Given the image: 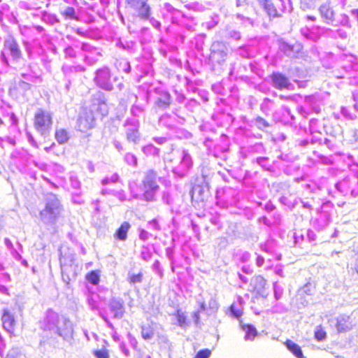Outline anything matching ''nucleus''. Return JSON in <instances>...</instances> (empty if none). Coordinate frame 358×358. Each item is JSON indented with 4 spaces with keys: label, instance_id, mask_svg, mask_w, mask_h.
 I'll list each match as a JSON object with an SVG mask.
<instances>
[{
    "label": "nucleus",
    "instance_id": "f257e3e1",
    "mask_svg": "<svg viewBox=\"0 0 358 358\" xmlns=\"http://www.w3.org/2000/svg\"><path fill=\"white\" fill-rule=\"evenodd\" d=\"M0 61L5 66L16 70H22L25 66L26 60L23 57L20 46L12 35H8L4 38Z\"/></svg>",
    "mask_w": 358,
    "mask_h": 358
},
{
    "label": "nucleus",
    "instance_id": "f03ea898",
    "mask_svg": "<svg viewBox=\"0 0 358 358\" xmlns=\"http://www.w3.org/2000/svg\"><path fill=\"white\" fill-rule=\"evenodd\" d=\"M40 325L44 331H52L64 341L70 342L73 339V323L65 315H45Z\"/></svg>",
    "mask_w": 358,
    "mask_h": 358
},
{
    "label": "nucleus",
    "instance_id": "7ed1b4c3",
    "mask_svg": "<svg viewBox=\"0 0 358 358\" xmlns=\"http://www.w3.org/2000/svg\"><path fill=\"white\" fill-rule=\"evenodd\" d=\"M45 207L40 211V219L45 224L53 225L59 218L63 206L57 195L48 193L45 197Z\"/></svg>",
    "mask_w": 358,
    "mask_h": 358
},
{
    "label": "nucleus",
    "instance_id": "20e7f679",
    "mask_svg": "<svg viewBox=\"0 0 358 358\" xmlns=\"http://www.w3.org/2000/svg\"><path fill=\"white\" fill-rule=\"evenodd\" d=\"M317 11L322 21L327 24L331 26H342L347 28H351V24L349 17L342 13L339 15L338 18L336 17V12L331 5L330 1H327L322 3L318 8Z\"/></svg>",
    "mask_w": 358,
    "mask_h": 358
},
{
    "label": "nucleus",
    "instance_id": "39448f33",
    "mask_svg": "<svg viewBox=\"0 0 358 358\" xmlns=\"http://www.w3.org/2000/svg\"><path fill=\"white\" fill-rule=\"evenodd\" d=\"M157 174L152 170L147 171L142 179L143 185V201L153 202L157 200V194L159 192V186L157 182Z\"/></svg>",
    "mask_w": 358,
    "mask_h": 358
},
{
    "label": "nucleus",
    "instance_id": "423d86ee",
    "mask_svg": "<svg viewBox=\"0 0 358 358\" xmlns=\"http://www.w3.org/2000/svg\"><path fill=\"white\" fill-rule=\"evenodd\" d=\"M338 66L333 71L334 76L336 78H345L355 76L358 71V63L352 55H343L338 60Z\"/></svg>",
    "mask_w": 358,
    "mask_h": 358
},
{
    "label": "nucleus",
    "instance_id": "0eeeda50",
    "mask_svg": "<svg viewBox=\"0 0 358 358\" xmlns=\"http://www.w3.org/2000/svg\"><path fill=\"white\" fill-rule=\"evenodd\" d=\"M178 162L172 166V172L178 177L182 178L188 176L193 167V159L189 152L181 149L177 152Z\"/></svg>",
    "mask_w": 358,
    "mask_h": 358
},
{
    "label": "nucleus",
    "instance_id": "6e6552de",
    "mask_svg": "<svg viewBox=\"0 0 358 358\" xmlns=\"http://www.w3.org/2000/svg\"><path fill=\"white\" fill-rule=\"evenodd\" d=\"M34 128L43 136L50 133L52 125V115L49 111L38 109L34 115Z\"/></svg>",
    "mask_w": 358,
    "mask_h": 358
},
{
    "label": "nucleus",
    "instance_id": "1a4fd4ad",
    "mask_svg": "<svg viewBox=\"0 0 358 358\" xmlns=\"http://www.w3.org/2000/svg\"><path fill=\"white\" fill-rule=\"evenodd\" d=\"M117 80V76H112L111 71L107 66L98 69L93 79L97 87L106 91H112L114 89L113 83Z\"/></svg>",
    "mask_w": 358,
    "mask_h": 358
},
{
    "label": "nucleus",
    "instance_id": "9d476101",
    "mask_svg": "<svg viewBox=\"0 0 358 358\" xmlns=\"http://www.w3.org/2000/svg\"><path fill=\"white\" fill-rule=\"evenodd\" d=\"M76 47L80 48L83 62L90 66L96 64L102 57L101 49L89 43L78 41Z\"/></svg>",
    "mask_w": 358,
    "mask_h": 358
},
{
    "label": "nucleus",
    "instance_id": "9b49d317",
    "mask_svg": "<svg viewBox=\"0 0 358 358\" xmlns=\"http://www.w3.org/2000/svg\"><path fill=\"white\" fill-rule=\"evenodd\" d=\"M336 192L344 196L355 197L358 195V178L346 177L334 185Z\"/></svg>",
    "mask_w": 358,
    "mask_h": 358
},
{
    "label": "nucleus",
    "instance_id": "f8f14e48",
    "mask_svg": "<svg viewBox=\"0 0 358 358\" xmlns=\"http://www.w3.org/2000/svg\"><path fill=\"white\" fill-rule=\"evenodd\" d=\"M333 211V205L331 202L324 203L317 217L313 221V227L317 230L326 228L331 222V216Z\"/></svg>",
    "mask_w": 358,
    "mask_h": 358
},
{
    "label": "nucleus",
    "instance_id": "ddd939ff",
    "mask_svg": "<svg viewBox=\"0 0 358 358\" xmlns=\"http://www.w3.org/2000/svg\"><path fill=\"white\" fill-rule=\"evenodd\" d=\"M123 127H124L127 140L135 144L138 143L141 138L139 132L140 122L138 118H127L124 122Z\"/></svg>",
    "mask_w": 358,
    "mask_h": 358
},
{
    "label": "nucleus",
    "instance_id": "4468645a",
    "mask_svg": "<svg viewBox=\"0 0 358 358\" xmlns=\"http://www.w3.org/2000/svg\"><path fill=\"white\" fill-rule=\"evenodd\" d=\"M228 48L226 44L222 41H215L210 47V61L214 64H222L227 59Z\"/></svg>",
    "mask_w": 358,
    "mask_h": 358
},
{
    "label": "nucleus",
    "instance_id": "2eb2a0df",
    "mask_svg": "<svg viewBox=\"0 0 358 358\" xmlns=\"http://www.w3.org/2000/svg\"><path fill=\"white\" fill-rule=\"evenodd\" d=\"M222 199H220V192H217V203H223V207H228L229 206L235 205L238 201V189L231 187H224L222 190Z\"/></svg>",
    "mask_w": 358,
    "mask_h": 358
},
{
    "label": "nucleus",
    "instance_id": "dca6fc26",
    "mask_svg": "<svg viewBox=\"0 0 358 358\" xmlns=\"http://www.w3.org/2000/svg\"><path fill=\"white\" fill-rule=\"evenodd\" d=\"M220 141H222V144L215 145L213 150L210 148V144L211 143L210 140L206 139L204 144L205 146L208 148L210 155H213L216 158L220 157L224 160H226L227 152L229 150L227 136L225 134H222L220 136Z\"/></svg>",
    "mask_w": 358,
    "mask_h": 358
},
{
    "label": "nucleus",
    "instance_id": "f3484780",
    "mask_svg": "<svg viewBox=\"0 0 358 358\" xmlns=\"http://www.w3.org/2000/svg\"><path fill=\"white\" fill-rule=\"evenodd\" d=\"M127 3L142 20H147L151 14V8L148 0H127Z\"/></svg>",
    "mask_w": 358,
    "mask_h": 358
},
{
    "label": "nucleus",
    "instance_id": "a211bd4d",
    "mask_svg": "<svg viewBox=\"0 0 358 358\" xmlns=\"http://www.w3.org/2000/svg\"><path fill=\"white\" fill-rule=\"evenodd\" d=\"M138 64L136 66L137 71H138L141 75L138 76L137 81L140 82V79L143 76H154V70L152 68V62L154 61L152 57H141L137 59Z\"/></svg>",
    "mask_w": 358,
    "mask_h": 358
},
{
    "label": "nucleus",
    "instance_id": "6ab92c4d",
    "mask_svg": "<svg viewBox=\"0 0 358 358\" xmlns=\"http://www.w3.org/2000/svg\"><path fill=\"white\" fill-rule=\"evenodd\" d=\"M302 45L299 43L289 44L285 41H279V50L290 58L298 57L302 50Z\"/></svg>",
    "mask_w": 358,
    "mask_h": 358
},
{
    "label": "nucleus",
    "instance_id": "aec40b11",
    "mask_svg": "<svg viewBox=\"0 0 358 358\" xmlns=\"http://www.w3.org/2000/svg\"><path fill=\"white\" fill-rule=\"evenodd\" d=\"M96 119L95 115L91 111L84 112L78 119V128L79 130L85 132L88 129L94 127L95 120Z\"/></svg>",
    "mask_w": 358,
    "mask_h": 358
},
{
    "label": "nucleus",
    "instance_id": "412c9836",
    "mask_svg": "<svg viewBox=\"0 0 358 358\" xmlns=\"http://www.w3.org/2000/svg\"><path fill=\"white\" fill-rule=\"evenodd\" d=\"M241 152L243 157H251L257 155L265 154L266 148L263 143H255V144H250L242 147Z\"/></svg>",
    "mask_w": 358,
    "mask_h": 358
},
{
    "label": "nucleus",
    "instance_id": "4be33fe9",
    "mask_svg": "<svg viewBox=\"0 0 358 358\" xmlns=\"http://www.w3.org/2000/svg\"><path fill=\"white\" fill-rule=\"evenodd\" d=\"M234 318L236 319L239 322V325L245 334L244 338L245 341H252L257 335V330L255 327L251 324L244 323L241 319L243 315H231Z\"/></svg>",
    "mask_w": 358,
    "mask_h": 358
},
{
    "label": "nucleus",
    "instance_id": "5701e85b",
    "mask_svg": "<svg viewBox=\"0 0 358 358\" xmlns=\"http://www.w3.org/2000/svg\"><path fill=\"white\" fill-rule=\"evenodd\" d=\"M354 325V318L349 315H339L336 318L335 326L339 333L350 330Z\"/></svg>",
    "mask_w": 358,
    "mask_h": 358
},
{
    "label": "nucleus",
    "instance_id": "b1692460",
    "mask_svg": "<svg viewBox=\"0 0 358 358\" xmlns=\"http://www.w3.org/2000/svg\"><path fill=\"white\" fill-rule=\"evenodd\" d=\"M271 80L273 87L276 89H292V84L289 82V79L282 73H273L271 76Z\"/></svg>",
    "mask_w": 358,
    "mask_h": 358
},
{
    "label": "nucleus",
    "instance_id": "393cba45",
    "mask_svg": "<svg viewBox=\"0 0 358 358\" xmlns=\"http://www.w3.org/2000/svg\"><path fill=\"white\" fill-rule=\"evenodd\" d=\"M266 285V280L262 275L254 276L250 280L249 290L257 294L263 295Z\"/></svg>",
    "mask_w": 358,
    "mask_h": 358
},
{
    "label": "nucleus",
    "instance_id": "a878e982",
    "mask_svg": "<svg viewBox=\"0 0 358 358\" xmlns=\"http://www.w3.org/2000/svg\"><path fill=\"white\" fill-rule=\"evenodd\" d=\"M159 124L162 125L169 130H174L176 124H179L177 122V119L175 116L169 113H164L161 115L158 120Z\"/></svg>",
    "mask_w": 358,
    "mask_h": 358
},
{
    "label": "nucleus",
    "instance_id": "bb28decb",
    "mask_svg": "<svg viewBox=\"0 0 358 358\" xmlns=\"http://www.w3.org/2000/svg\"><path fill=\"white\" fill-rule=\"evenodd\" d=\"M171 102L170 94L166 91H162L159 96L156 99L155 105L162 110L169 108Z\"/></svg>",
    "mask_w": 358,
    "mask_h": 358
},
{
    "label": "nucleus",
    "instance_id": "cd10ccee",
    "mask_svg": "<svg viewBox=\"0 0 358 358\" xmlns=\"http://www.w3.org/2000/svg\"><path fill=\"white\" fill-rule=\"evenodd\" d=\"M97 118L99 116L103 117L108 114V106L103 101L97 100L94 102L90 109Z\"/></svg>",
    "mask_w": 358,
    "mask_h": 358
},
{
    "label": "nucleus",
    "instance_id": "c85d7f7f",
    "mask_svg": "<svg viewBox=\"0 0 358 358\" xmlns=\"http://www.w3.org/2000/svg\"><path fill=\"white\" fill-rule=\"evenodd\" d=\"M128 187L133 199L143 200V185H138L135 180H131L129 182Z\"/></svg>",
    "mask_w": 358,
    "mask_h": 358
},
{
    "label": "nucleus",
    "instance_id": "c756f323",
    "mask_svg": "<svg viewBox=\"0 0 358 358\" xmlns=\"http://www.w3.org/2000/svg\"><path fill=\"white\" fill-rule=\"evenodd\" d=\"M1 320L5 330L9 333H13L16 324L14 315H1Z\"/></svg>",
    "mask_w": 358,
    "mask_h": 358
},
{
    "label": "nucleus",
    "instance_id": "7c9ffc66",
    "mask_svg": "<svg viewBox=\"0 0 358 358\" xmlns=\"http://www.w3.org/2000/svg\"><path fill=\"white\" fill-rule=\"evenodd\" d=\"M285 345L287 349L296 358H305L301 347L296 343L287 339L285 342Z\"/></svg>",
    "mask_w": 358,
    "mask_h": 358
},
{
    "label": "nucleus",
    "instance_id": "2f4dec72",
    "mask_svg": "<svg viewBox=\"0 0 358 358\" xmlns=\"http://www.w3.org/2000/svg\"><path fill=\"white\" fill-rule=\"evenodd\" d=\"M174 317L171 320L173 324H176L183 329L189 328L191 325V320H188L185 315H173Z\"/></svg>",
    "mask_w": 358,
    "mask_h": 358
},
{
    "label": "nucleus",
    "instance_id": "473e14b6",
    "mask_svg": "<svg viewBox=\"0 0 358 358\" xmlns=\"http://www.w3.org/2000/svg\"><path fill=\"white\" fill-rule=\"evenodd\" d=\"M115 45L117 48L125 50L129 53L135 52L136 43L134 41H123L121 38L115 39Z\"/></svg>",
    "mask_w": 358,
    "mask_h": 358
},
{
    "label": "nucleus",
    "instance_id": "72a5a7b5",
    "mask_svg": "<svg viewBox=\"0 0 358 358\" xmlns=\"http://www.w3.org/2000/svg\"><path fill=\"white\" fill-rule=\"evenodd\" d=\"M29 71L25 73H21L20 76L22 80L27 81L29 83H41L42 79L40 76L34 73L32 70L30 69L31 66L29 65Z\"/></svg>",
    "mask_w": 358,
    "mask_h": 358
},
{
    "label": "nucleus",
    "instance_id": "f704fd0d",
    "mask_svg": "<svg viewBox=\"0 0 358 358\" xmlns=\"http://www.w3.org/2000/svg\"><path fill=\"white\" fill-rule=\"evenodd\" d=\"M130 227L131 225L129 222H124L118 228L114 236L120 241H125L127 238V232L129 231Z\"/></svg>",
    "mask_w": 358,
    "mask_h": 358
},
{
    "label": "nucleus",
    "instance_id": "c9c22d12",
    "mask_svg": "<svg viewBox=\"0 0 358 358\" xmlns=\"http://www.w3.org/2000/svg\"><path fill=\"white\" fill-rule=\"evenodd\" d=\"M218 308L219 306L217 301L212 297L210 298V299L208 301V303H201V311L210 312V313H215L217 312Z\"/></svg>",
    "mask_w": 358,
    "mask_h": 358
},
{
    "label": "nucleus",
    "instance_id": "e433bc0d",
    "mask_svg": "<svg viewBox=\"0 0 358 358\" xmlns=\"http://www.w3.org/2000/svg\"><path fill=\"white\" fill-rule=\"evenodd\" d=\"M55 138L59 144H64L68 142L70 135L67 130L63 128H57Z\"/></svg>",
    "mask_w": 358,
    "mask_h": 358
},
{
    "label": "nucleus",
    "instance_id": "4c0bfd02",
    "mask_svg": "<svg viewBox=\"0 0 358 358\" xmlns=\"http://www.w3.org/2000/svg\"><path fill=\"white\" fill-rule=\"evenodd\" d=\"M110 310L114 313H122L124 309V302L120 298L113 297L110 299L109 303Z\"/></svg>",
    "mask_w": 358,
    "mask_h": 358
},
{
    "label": "nucleus",
    "instance_id": "58836bf2",
    "mask_svg": "<svg viewBox=\"0 0 358 358\" xmlns=\"http://www.w3.org/2000/svg\"><path fill=\"white\" fill-rule=\"evenodd\" d=\"M114 65L118 71H122L125 73H129L131 71L130 63L126 59H116Z\"/></svg>",
    "mask_w": 358,
    "mask_h": 358
},
{
    "label": "nucleus",
    "instance_id": "ea45409f",
    "mask_svg": "<svg viewBox=\"0 0 358 358\" xmlns=\"http://www.w3.org/2000/svg\"><path fill=\"white\" fill-rule=\"evenodd\" d=\"M144 155L148 157H159L160 155V149L155 147L152 144H148L141 149Z\"/></svg>",
    "mask_w": 358,
    "mask_h": 358
},
{
    "label": "nucleus",
    "instance_id": "a19ab883",
    "mask_svg": "<svg viewBox=\"0 0 358 358\" xmlns=\"http://www.w3.org/2000/svg\"><path fill=\"white\" fill-rule=\"evenodd\" d=\"M262 1L264 10L270 17H275L280 16V14L278 13L275 6L270 0H262Z\"/></svg>",
    "mask_w": 358,
    "mask_h": 358
},
{
    "label": "nucleus",
    "instance_id": "79ce46f5",
    "mask_svg": "<svg viewBox=\"0 0 358 358\" xmlns=\"http://www.w3.org/2000/svg\"><path fill=\"white\" fill-rule=\"evenodd\" d=\"M310 299L306 296V295L301 294V296H299V291H297V293L293 299V303L299 308H301L308 306Z\"/></svg>",
    "mask_w": 358,
    "mask_h": 358
},
{
    "label": "nucleus",
    "instance_id": "37998d69",
    "mask_svg": "<svg viewBox=\"0 0 358 358\" xmlns=\"http://www.w3.org/2000/svg\"><path fill=\"white\" fill-rule=\"evenodd\" d=\"M298 291H299V296L304 294L310 299V296L313 295L315 292V285L313 282H308L303 287L299 288Z\"/></svg>",
    "mask_w": 358,
    "mask_h": 358
},
{
    "label": "nucleus",
    "instance_id": "c03bdc74",
    "mask_svg": "<svg viewBox=\"0 0 358 358\" xmlns=\"http://www.w3.org/2000/svg\"><path fill=\"white\" fill-rule=\"evenodd\" d=\"M41 18L43 22L50 25L55 24L57 23H59V20L55 15L48 13L47 12H43Z\"/></svg>",
    "mask_w": 358,
    "mask_h": 358
},
{
    "label": "nucleus",
    "instance_id": "a18cd8bd",
    "mask_svg": "<svg viewBox=\"0 0 358 358\" xmlns=\"http://www.w3.org/2000/svg\"><path fill=\"white\" fill-rule=\"evenodd\" d=\"M6 358H27V357L22 348L16 347L8 351Z\"/></svg>",
    "mask_w": 358,
    "mask_h": 358
},
{
    "label": "nucleus",
    "instance_id": "49530a36",
    "mask_svg": "<svg viewBox=\"0 0 358 358\" xmlns=\"http://www.w3.org/2000/svg\"><path fill=\"white\" fill-rule=\"evenodd\" d=\"M141 335L143 339L150 340L154 336L153 327L150 324H143L141 326Z\"/></svg>",
    "mask_w": 358,
    "mask_h": 358
},
{
    "label": "nucleus",
    "instance_id": "de8ad7c7",
    "mask_svg": "<svg viewBox=\"0 0 358 358\" xmlns=\"http://www.w3.org/2000/svg\"><path fill=\"white\" fill-rule=\"evenodd\" d=\"M60 13L65 20H78L76 10L73 7L67 6Z\"/></svg>",
    "mask_w": 358,
    "mask_h": 358
},
{
    "label": "nucleus",
    "instance_id": "09e8293b",
    "mask_svg": "<svg viewBox=\"0 0 358 358\" xmlns=\"http://www.w3.org/2000/svg\"><path fill=\"white\" fill-rule=\"evenodd\" d=\"M244 303L243 299L238 296L237 300L235 301L230 306L231 313H243V305Z\"/></svg>",
    "mask_w": 358,
    "mask_h": 358
},
{
    "label": "nucleus",
    "instance_id": "8fccbe9b",
    "mask_svg": "<svg viewBox=\"0 0 358 358\" xmlns=\"http://www.w3.org/2000/svg\"><path fill=\"white\" fill-rule=\"evenodd\" d=\"M314 31H316L315 27L313 28L312 29H310L308 27H303L301 29L300 31L302 36H303L306 38L312 41H317L319 38V36L315 34Z\"/></svg>",
    "mask_w": 358,
    "mask_h": 358
},
{
    "label": "nucleus",
    "instance_id": "3c124183",
    "mask_svg": "<svg viewBox=\"0 0 358 358\" xmlns=\"http://www.w3.org/2000/svg\"><path fill=\"white\" fill-rule=\"evenodd\" d=\"M315 29L317 34H323L325 36L336 38V32L330 28L325 27H315Z\"/></svg>",
    "mask_w": 358,
    "mask_h": 358
},
{
    "label": "nucleus",
    "instance_id": "603ef678",
    "mask_svg": "<svg viewBox=\"0 0 358 358\" xmlns=\"http://www.w3.org/2000/svg\"><path fill=\"white\" fill-rule=\"evenodd\" d=\"M273 106L274 102L272 100L265 98L260 105V110L264 115H268Z\"/></svg>",
    "mask_w": 358,
    "mask_h": 358
},
{
    "label": "nucleus",
    "instance_id": "864d4df0",
    "mask_svg": "<svg viewBox=\"0 0 358 358\" xmlns=\"http://www.w3.org/2000/svg\"><path fill=\"white\" fill-rule=\"evenodd\" d=\"M251 122L253 125L261 130H263L269 127L268 122L265 119L259 116L252 120Z\"/></svg>",
    "mask_w": 358,
    "mask_h": 358
},
{
    "label": "nucleus",
    "instance_id": "5fc2aeb1",
    "mask_svg": "<svg viewBox=\"0 0 358 358\" xmlns=\"http://www.w3.org/2000/svg\"><path fill=\"white\" fill-rule=\"evenodd\" d=\"M192 134L183 128H175V138L178 139H189Z\"/></svg>",
    "mask_w": 358,
    "mask_h": 358
},
{
    "label": "nucleus",
    "instance_id": "6e6d98bb",
    "mask_svg": "<svg viewBox=\"0 0 358 358\" xmlns=\"http://www.w3.org/2000/svg\"><path fill=\"white\" fill-rule=\"evenodd\" d=\"M161 218L157 217L147 222V227L154 231H159L162 229L160 224Z\"/></svg>",
    "mask_w": 358,
    "mask_h": 358
},
{
    "label": "nucleus",
    "instance_id": "4d7b16f0",
    "mask_svg": "<svg viewBox=\"0 0 358 358\" xmlns=\"http://www.w3.org/2000/svg\"><path fill=\"white\" fill-rule=\"evenodd\" d=\"M252 162H256L258 165L266 170H269L271 165L269 164V159L266 157H258L253 159Z\"/></svg>",
    "mask_w": 358,
    "mask_h": 358
},
{
    "label": "nucleus",
    "instance_id": "13d9d810",
    "mask_svg": "<svg viewBox=\"0 0 358 358\" xmlns=\"http://www.w3.org/2000/svg\"><path fill=\"white\" fill-rule=\"evenodd\" d=\"M121 179L120 178V176L117 173H113L110 176H106L101 180V184L103 185H107L110 183H116V182H120Z\"/></svg>",
    "mask_w": 358,
    "mask_h": 358
},
{
    "label": "nucleus",
    "instance_id": "bf43d9fd",
    "mask_svg": "<svg viewBox=\"0 0 358 358\" xmlns=\"http://www.w3.org/2000/svg\"><path fill=\"white\" fill-rule=\"evenodd\" d=\"M152 256L150 248L148 246L143 245L141 249V257L143 260L148 262Z\"/></svg>",
    "mask_w": 358,
    "mask_h": 358
},
{
    "label": "nucleus",
    "instance_id": "052dcab7",
    "mask_svg": "<svg viewBox=\"0 0 358 358\" xmlns=\"http://www.w3.org/2000/svg\"><path fill=\"white\" fill-rule=\"evenodd\" d=\"M124 162L129 166H137L138 159L136 155L131 152H127L124 157Z\"/></svg>",
    "mask_w": 358,
    "mask_h": 358
},
{
    "label": "nucleus",
    "instance_id": "680f3d73",
    "mask_svg": "<svg viewBox=\"0 0 358 358\" xmlns=\"http://www.w3.org/2000/svg\"><path fill=\"white\" fill-rule=\"evenodd\" d=\"M99 296L95 293H92L87 296V302L91 307L92 310H95L97 308V299Z\"/></svg>",
    "mask_w": 358,
    "mask_h": 358
},
{
    "label": "nucleus",
    "instance_id": "e2e57ef3",
    "mask_svg": "<svg viewBox=\"0 0 358 358\" xmlns=\"http://www.w3.org/2000/svg\"><path fill=\"white\" fill-rule=\"evenodd\" d=\"M327 337V333L321 326H317L315 330V338L318 341H324Z\"/></svg>",
    "mask_w": 358,
    "mask_h": 358
},
{
    "label": "nucleus",
    "instance_id": "0e129e2a",
    "mask_svg": "<svg viewBox=\"0 0 358 358\" xmlns=\"http://www.w3.org/2000/svg\"><path fill=\"white\" fill-rule=\"evenodd\" d=\"M280 201L287 206L289 208H293L297 204L298 201L296 199H294L293 201L290 199V198L282 196L280 198Z\"/></svg>",
    "mask_w": 358,
    "mask_h": 358
},
{
    "label": "nucleus",
    "instance_id": "69168bd1",
    "mask_svg": "<svg viewBox=\"0 0 358 358\" xmlns=\"http://www.w3.org/2000/svg\"><path fill=\"white\" fill-rule=\"evenodd\" d=\"M71 186L76 189H79L81 186L80 181L74 173H71L69 176Z\"/></svg>",
    "mask_w": 358,
    "mask_h": 358
},
{
    "label": "nucleus",
    "instance_id": "338daca9",
    "mask_svg": "<svg viewBox=\"0 0 358 358\" xmlns=\"http://www.w3.org/2000/svg\"><path fill=\"white\" fill-rule=\"evenodd\" d=\"M143 111L144 108L136 103H134L131 108V114L133 115L132 117L138 118Z\"/></svg>",
    "mask_w": 358,
    "mask_h": 358
},
{
    "label": "nucleus",
    "instance_id": "774afa93",
    "mask_svg": "<svg viewBox=\"0 0 358 358\" xmlns=\"http://www.w3.org/2000/svg\"><path fill=\"white\" fill-rule=\"evenodd\" d=\"M93 355L96 358H110L108 351L104 347L94 350Z\"/></svg>",
    "mask_w": 358,
    "mask_h": 358
}]
</instances>
